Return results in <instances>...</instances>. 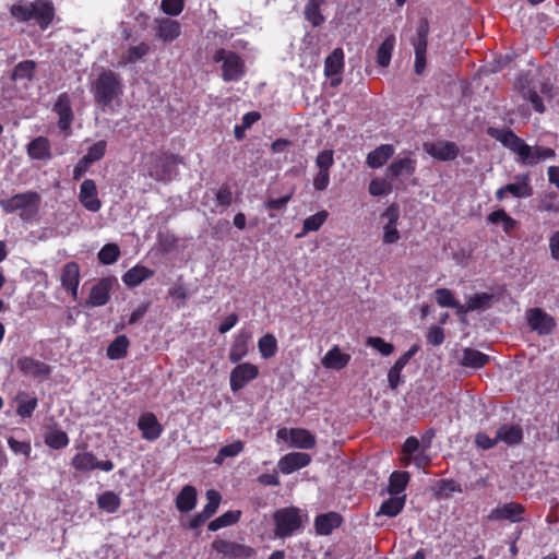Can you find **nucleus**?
Segmentation results:
<instances>
[{
  "label": "nucleus",
  "instance_id": "nucleus-1",
  "mask_svg": "<svg viewBox=\"0 0 559 559\" xmlns=\"http://www.w3.org/2000/svg\"><path fill=\"white\" fill-rule=\"evenodd\" d=\"M11 16L25 23L34 20L40 29H47L53 22L56 10L51 0H21L10 7Z\"/></svg>",
  "mask_w": 559,
  "mask_h": 559
},
{
  "label": "nucleus",
  "instance_id": "nucleus-2",
  "mask_svg": "<svg viewBox=\"0 0 559 559\" xmlns=\"http://www.w3.org/2000/svg\"><path fill=\"white\" fill-rule=\"evenodd\" d=\"M93 93L94 99L99 106L107 107L111 105L122 94L119 75L111 70L103 71L94 83Z\"/></svg>",
  "mask_w": 559,
  "mask_h": 559
},
{
  "label": "nucleus",
  "instance_id": "nucleus-3",
  "mask_svg": "<svg viewBox=\"0 0 559 559\" xmlns=\"http://www.w3.org/2000/svg\"><path fill=\"white\" fill-rule=\"evenodd\" d=\"M212 60L215 63L222 62L224 82H238L247 72L245 60L236 51L219 48L214 52Z\"/></svg>",
  "mask_w": 559,
  "mask_h": 559
},
{
  "label": "nucleus",
  "instance_id": "nucleus-4",
  "mask_svg": "<svg viewBox=\"0 0 559 559\" xmlns=\"http://www.w3.org/2000/svg\"><path fill=\"white\" fill-rule=\"evenodd\" d=\"M40 204V195L35 191H26L16 193L9 199L0 200L1 209L8 213H15L23 211L20 216L25 219L28 218V213L35 215Z\"/></svg>",
  "mask_w": 559,
  "mask_h": 559
},
{
  "label": "nucleus",
  "instance_id": "nucleus-5",
  "mask_svg": "<svg viewBox=\"0 0 559 559\" xmlns=\"http://www.w3.org/2000/svg\"><path fill=\"white\" fill-rule=\"evenodd\" d=\"M274 534L278 538L292 536L302 526L300 511L296 507H286L278 509L273 514Z\"/></svg>",
  "mask_w": 559,
  "mask_h": 559
},
{
  "label": "nucleus",
  "instance_id": "nucleus-6",
  "mask_svg": "<svg viewBox=\"0 0 559 559\" xmlns=\"http://www.w3.org/2000/svg\"><path fill=\"white\" fill-rule=\"evenodd\" d=\"M487 134L515 153L519 156V159L521 156L527 157L530 145L526 144L523 139L518 136L511 129L489 127L487 129Z\"/></svg>",
  "mask_w": 559,
  "mask_h": 559
},
{
  "label": "nucleus",
  "instance_id": "nucleus-7",
  "mask_svg": "<svg viewBox=\"0 0 559 559\" xmlns=\"http://www.w3.org/2000/svg\"><path fill=\"white\" fill-rule=\"evenodd\" d=\"M71 466L74 471L80 473H88L94 469H100L103 472H111L115 468V464L111 460L99 461L93 452L84 451L78 452L71 459Z\"/></svg>",
  "mask_w": 559,
  "mask_h": 559
},
{
  "label": "nucleus",
  "instance_id": "nucleus-8",
  "mask_svg": "<svg viewBox=\"0 0 559 559\" xmlns=\"http://www.w3.org/2000/svg\"><path fill=\"white\" fill-rule=\"evenodd\" d=\"M277 437L289 442V445L297 449L310 450L317 444L314 435L305 428H282Z\"/></svg>",
  "mask_w": 559,
  "mask_h": 559
},
{
  "label": "nucleus",
  "instance_id": "nucleus-9",
  "mask_svg": "<svg viewBox=\"0 0 559 559\" xmlns=\"http://www.w3.org/2000/svg\"><path fill=\"white\" fill-rule=\"evenodd\" d=\"M212 549L227 559L249 558L254 554L250 546L221 538L212 543Z\"/></svg>",
  "mask_w": 559,
  "mask_h": 559
},
{
  "label": "nucleus",
  "instance_id": "nucleus-10",
  "mask_svg": "<svg viewBox=\"0 0 559 559\" xmlns=\"http://www.w3.org/2000/svg\"><path fill=\"white\" fill-rule=\"evenodd\" d=\"M259 376V368L251 362L238 364L230 372L229 386L233 392L243 389Z\"/></svg>",
  "mask_w": 559,
  "mask_h": 559
},
{
  "label": "nucleus",
  "instance_id": "nucleus-11",
  "mask_svg": "<svg viewBox=\"0 0 559 559\" xmlns=\"http://www.w3.org/2000/svg\"><path fill=\"white\" fill-rule=\"evenodd\" d=\"M52 111L58 116V128L69 134L71 124L74 120V114L72 110L71 97L67 92L58 95L53 104Z\"/></svg>",
  "mask_w": 559,
  "mask_h": 559
},
{
  "label": "nucleus",
  "instance_id": "nucleus-12",
  "mask_svg": "<svg viewBox=\"0 0 559 559\" xmlns=\"http://www.w3.org/2000/svg\"><path fill=\"white\" fill-rule=\"evenodd\" d=\"M153 29L156 38L164 44L173 43L181 35V24L170 17L155 19Z\"/></svg>",
  "mask_w": 559,
  "mask_h": 559
},
{
  "label": "nucleus",
  "instance_id": "nucleus-13",
  "mask_svg": "<svg viewBox=\"0 0 559 559\" xmlns=\"http://www.w3.org/2000/svg\"><path fill=\"white\" fill-rule=\"evenodd\" d=\"M79 201L88 212L96 213L102 209L96 182L93 179H84L80 186Z\"/></svg>",
  "mask_w": 559,
  "mask_h": 559
},
{
  "label": "nucleus",
  "instance_id": "nucleus-14",
  "mask_svg": "<svg viewBox=\"0 0 559 559\" xmlns=\"http://www.w3.org/2000/svg\"><path fill=\"white\" fill-rule=\"evenodd\" d=\"M424 150L428 155L441 162L454 160L460 154L459 146L451 141L425 143Z\"/></svg>",
  "mask_w": 559,
  "mask_h": 559
},
{
  "label": "nucleus",
  "instance_id": "nucleus-15",
  "mask_svg": "<svg viewBox=\"0 0 559 559\" xmlns=\"http://www.w3.org/2000/svg\"><path fill=\"white\" fill-rule=\"evenodd\" d=\"M344 51L342 48H335L324 61V75L331 78V85H340L342 79L341 73L344 70Z\"/></svg>",
  "mask_w": 559,
  "mask_h": 559
},
{
  "label": "nucleus",
  "instance_id": "nucleus-16",
  "mask_svg": "<svg viewBox=\"0 0 559 559\" xmlns=\"http://www.w3.org/2000/svg\"><path fill=\"white\" fill-rule=\"evenodd\" d=\"M112 278H100L97 283H95L92 286L88 298L86 299V305L90 307L105 306L110 299V292L112 289Z\"/></svg>",
  "mask_w": 559,
  "mask_h": 559
},
{
  "label": "nucleus",
  "instance_id": "nucleus-17",
  "mask_svg": "<svg viewBox=\"0 0 559 559\" xmlns=\"http://www.w3.org/2000/svg\"><path fill=\"white\" fill-rule=\"evenodd\" d=\"M138 428L142 433V438L146 441L157 440L164 431L163 425L158 421L156 415L151 412L144 413L139 417Z\"/></svg>",
  "mask_w": 559,
  "mask_h": 559
},
{
  "label": "nucleus",
  "instance_id": "nucleus-18",
  "mask_svg": "<svg viewBox=\"0 0 559 559\" xmlns=\"http://www.w3.org/2000/svg\"><path fill=\"white\" fill-rule=\"evenodd\" d=\"M61 285L71 297L78 299V289L80 284V266L71 261L63 265L60 276Z\"/></svg>",
  "mask_w": 559,
  "mask_h": 559
},
{
  "label": "nucleus",
  "instance_id": "nucleus-19",
  "mask_svg": "<svg viewBox=\"0 0 559 559\" xmlns=\"http://www.w3.org/2000/svg\"><path fill=\"white\" fill-rule=\"evenodd\" d=\"M16 367L25 376H31L35 379L45 378L51 373V367L49 365L28 356L19 358Z\"/></svg>",
  "mask_w": 559,
  "mask_h": 559
},
{
  "label": "nucleus",
  "instance_id": "nucleus-20",
  "mask_svg": "<svg viewBox=\"0 0 559 559\" xmlns=\"http://www.w3.org/2000/svg\"><path fill=\"white\" fill-rule=\"evenodd\" d=\"M525 512V508L523 504L518 502H509L503 504L502 507H497L492 509L488 515V520L491 521H502L509 520L513 523L521 522L523 520V514Z\"/></svg>",
  "mask_w": 559,
  "mask_h": 559
},
{
  "label": "nucleus",
  "instance_id": "nucleus-21",
  "mask_svg": "<svg viewBox=\"0 0 559 559\" xmlns=\"http://www.w3.org/2000/svg\"><path fill=\"white\" fill-rule=\"evenodd\" d=\"M527 322L538 334H549L556 326L554 318L540 308H532L527 311Z\"/></svg>",
  "mask_w": 559,
  "mask_h": 559
},
{
  "label": "nucleus",
  "instance_id": "nucleus-22",
  "mask_svg": "<svg viewBox=\"0 0 559 559\" xmlns=\"http://www.w3.org/2000/svg\"><path fill=\"white\" fill-rule=\"evenodd\" d=\"M311 456L305 452H290L285 454L278 461L280 471L285 474H292L297 469L306 467L310 464Z\"/></svg>",
  "mask_w": 559,
  "mask_h": 559
},
{
  "label": "nucleus",
  "instance_id": "nucleus-23",
  "mask_svg": "<svg viewBox=\"0 0 559 559\" xmlns=\"http://www.w3.org/2000/svg\"><path fill=\"white\" fill-rule=\"evenodd\" d=\"M343 524V516L334 511L318 514L314 519V528L318 535L328 536Z\"/></svg>",
  "mask_w": 559,
  "mask_h": 559
},
{
  "label": "nucleus",
  "instance_id": "nucleus-24",
  "mask_svg": "<svg viewBox=\"0 0 559 559\" xmlns=\"http://www.w3.org/2000/svg\"><path fill=\"white\" fill-rule=\"evenodd\" d=\"M416 159L411 156L402 157L393 163L386 168L385 176L390 179H396L401 176H412L416 171Z\"/></svg>",
  "mask_w": 559,
  "mask_h": 559
},
{
  "label": "nucleus",
  "instance_id": "nucleus-25",
  "mask_svg": "<svg viewBox=\"0 0 559 559\" xmlns=\"http://www.w3.org/2000/svg\"><path fill=\"white\" fill-rule=\"evenodd\" d=\"M28 156L36 160H47L51 158L50 141L46 136H37L33 139L26 146Z\"/></svg>",
  "mask_w": 559,
  "mask_h": 559
},
{
  "label": "nucleus",
  "instance_id": "nucleus-26",
  "mask_svg": "<svg viewBox=\"0 0 559 559\" xmlns=\"http://www.w3.org/2000/svg\"><path fill=\"white\" fill-rule=\"evenodd\" d=\"M394 152L392 144H381L367 155L366 164L370 168H380L394 155Z\"/></svg>",
  "mask_w": 559,
  "mask_h": 559
},
{
  "label": "nucleus",
  "instance_id": "nucleus-27",
  "mask_svg": "<svg viewBox=\"0 0 559 559\" xmlns=\"http://www.w3.org/2000/svg\"><path fill=\"white\" fill-rule=\"evenodd\" d=\"M250 338V333L243 330L235 336L228 355L230 362L237 364L248 354V343Z\"/></svg>",
  "mask_w": 559,
  "mask_h": 559
},
{
  "label": "nucleus",
  "instance_id": "nucleus-28",
  "mask_svg": "<svg viewBox=\"0 0 559 559\" xmlns=\"http://www.w3.org/2000/svg\"><path fill=\"white\" fill-rule=\"evenodd\" d=\"M198 500V492L195 487L186 485L182 487L176 498V508L181 513L190 512L194 509Z\"/></svg>",
  "mask_w": 559,
  "mask_h": 559
},
{
  "label": "nucleus",
  "instance_id": "nucleus-29",
  "mask_svg": "<svg viewBox=\"0 0 559 559\" xmlns=\"http://www.w3.org/2000/svg\"><path fill=\"white\" fill-rule=\"evenodd\" d=\"M515 183H508L504 190L512 194L514 198H530L533 195V188L530 183L531 178L528 174H520L515 176Z\"/></svg>",
  "mask_w": 559,
  "mask_h": 559
},
{
  "label": "nucleus",
  "instance_id": "nucleus-30",
  "mask_svg": "<svg viewBox=\"0 0 559 559\" xmlns=\"http://www.w3.org/2000/svg\"><path fill=\"white\" fill-rule=\"evenodd\" d=\"M153 275H154L153 270H151L144 265L136 264L135 266L131 267L122 275V282L128 287H136L142 282L151 278Z\"/></svg>",
  "mask_w": 559,
  "mask_h": 559
},
{
  "label": "nucleus",
  "instance_id": "nucleus-31",
  "mask_svg": "<svg viewBox=\"0 0 559 559\" xmlns=\"http://www.w3.org/2000/svg\"><path fill=\"white\" fill-rule=\"evenodd\" d=\"M325 3V0H307L304 8V15L313 27H320L325 22V17L321 11Z\"/></svg>",
  "mask_w": 559,
  "mask_h": 559
},
{
  "label": "nucleus",
  "instance_id": "nucleus-32",
  "mask_svg": "<svg viewBox=\"0 0 559 559\" xmlns=\"http://www.w3.org/2000/svg\"><path fill=\"white\" fill-rule=\"evenodd\" d=\"M349 360L350 356L342 353L340 347L335 345L324 355L322 365L328 369L341 370L348 365Z\"/></svg>",
  "mask_w": 559,
  "mask_h": 559
},
{
  "label": "nucleus",
  "instance_id": "nucleus-33",
  "mask_svg": "<svg viewBox=\"0 0 559 559\" xmlns=\"http://www.w3.org/2000/svg\"><path fill=\"white\" fill-rule=\"evenodd\" d=\"M497 441L508 445H515L523 440V430L519 425H501L496 433Z\"/></svg>",
  "mask_w": 559,
  "mask_h": 559
},
{
  "label": "nucleus",
  "instance_id": "nucleus-34",
  "mask_svg": "<svg viewBox=\"0 0 559 559\" xmlns=\"http://www.w3.org/2000/svg\"><path fill=\"white\" fill-rule=\"evenodd\" d=\"M15 401L17 402L16 414L22 418L32 417L38 405L37 397L31 396L26 391L17 392Z\"/></svg>",
  "mask_w": 559,
  "mask_h": 559
},
{
  "label": "nucleus",
  "instance_id": "nucleus-35",
  "mask_svg": "<svg viewBox=\"0 0 559 559\" xmlns=\"http://www.w3.org/2000/svg\"><path fill=\"white\" fill-rule=\"evenodd\" d=\"M490 361V357L474 348H465L461 358V365L467 368L479 369Z\"/></svg>",
  "mask_w": 559,
  "mask_h": 559
},
{
  "label": "nucleus",
  "instance_id": "nucleus-36",
  "mask_svg": "<svg viewBox=\"0 0 559 559\" xmlns=\"http://www.w3.org/2000/svg\"><path fill=\"white\" fill-rule=\"evenodd\" d=\"M37 63L34 60L27 59L20 61L15 64L11 73V80L17 81H33L35 78Z\"/></svg>",
  "mask_w": 559,
  "mask_h": 559
},
{
  "label": "nucleus",
  "instance_id": "nucleus-37",
  "mask_svg": "<svg viewBox=\"0 0 559 559\" xmlns=\"http://www.w3.org/2000/svg\"><path fill=\"white\" fill-rule=\"evenodd\" d=\"M130 346V341L127 335H118L110 344L107 346L106 355L111 360H119L128 355V349Z\"/></svg>",
  "mask_w": 559,
  "mask_h": 559
},
{
  "label": "nucleus",
  "instance_id": "nucleus-38",
  "mask_svg": "<svg viewBox=\"0 0 559 559\" xmlns=\"http://www.w3.org/2000/svg\"><path fill=\"white\" fill-rule=\"evenodd\" d=\"M487 222L493 225L501 224L506 234L512 233L518 227V221L510 216L503 209H498L489 213Z\"/></svg>",
  "mask_w": 559,
  "mask_h": 559
},
{
  "label": "nucleus",
  "instance_id": "nucleus-39",
  "mask_svg": "<svg viewBox=\"0 0 559 559\" xmlns=\"http://www.w3.org/2000/svg\"><path fill=\"white\" fill-rule=\"evenodd\" d=\"M411 479V475L405 471H394L389 477L388 491L392 496L403 492Z\"/></svg>",
  "mask_w": 559,
  "mask_h": 559
},
{
  "label": "nucleus",
  "instance_id": "nucleus-40",
  "mask_svg": "<svg viewBox=\"0 0 559 559\" xmlns=\"http://www.w3.org/2000/svg\"><path fill=\"white\" fill-rule=\"evenodd\" d=\"M556 156V153L550 147H543V146H530V152L527 154V157L521 156L520 163L533 166L536 165L539 160L554 158Z\"/></svg>",
  "mask_w": 559,
  "mask_h": 559
},
{
  "label": "nucleus",
  "instance_id": "nucleus-41",
  "mask_svg": "<svg viewBox=\"0 0 559 559\" xmlns=\"http://www.w3.org/2000/svg\"><path fill=\"white\" fill-rule=\"evenodd\" d=\"M242 512L240 510H230L218 518L211 521L207 525L209 531L216 532L223 527L230 526L233 524H236L240 518Z\"/></svg>",
  "mask_w": 559,
  "mask_h": 559
},
{
  "label": "nucleus",
  "instance_id": "nucleus-42",
  "mask_svg": "<svg viewBox=\"0 0 559 559\" xmlns=\"http://www.w3.org/2000/svg\"><path fill=\"white\" fill-rule=\"evenodd\" d=\"M429 35V23L427 19H421L417 25L416 37L412 40L415 52L427 53Z\"/></svg>",
  "mask_w": 559,
  "mask_h": 559
},
{
  "label": "nucleus",
  "instance_id": "nucleus-43",
  "mask_svg": "<svg viewBox=\"0 0 559 559\" xmlns=\"http://www.w3.org/2000/svg\"><path fill=\"white\" fill-rule=\"evenodd\" d=\"M329 213L325 210H321L313 215L308 216L302 224L301 233L298 237H302L311 231H318L321 226L326 222Z\"/></svg>",
  "mask_w": 559,
  "mask_h": 559
},
{
  "label": "nucleus",
  "instance_id": "nucleus-44",
  "mask_svg": "<svg viewBox=\"0 0 559 559\" xmlns=\"http://www.w3.org/2000/svg\"><path fill=\"white\" fill-rule=\"evenodd\" d=\"M395 46V36L389 35L377 50V63L379 67L386 68L392 58V51Z\"/></svg>",
  "mask_w": 559,
  "mask_h": 559
},
{
  "label": "nucleus",
  "instance_id": "nucleus-45",
  "mask_svg": "<svg viewBox=\"0 0 559 559\" xmlns=\"http://www.w3.org/2000/svg\"><path fill=\"white\" fill-rule=\"evenodd\" d=\"M97 504L99 509L108 513H115L121 506V499L116 492L107 490L97 497Z\"/></svg>",
  "mask_w": 559,
  "mask_h": 559
},
{
  "label": "nucleus",
  "instance_id": "nucleus-46",
  "mask_svg": "<svg viewBox=\"0 0 559 559\" xmlns=\"http://www.w3.org/2000/svg\"><path fill=\"white\" fill-rule=\"evenodd\" d=\"M258 348L264 359L274 357L278 350L277 340L272 333H266L258 341Z\"/></svg>",
  "mask_w": 559,
  "mask_h": 559
},
{
  "label": "nucleus",
  "instance_id": "nucleus-47",
  "mask_svg": "<svg viewBox=\"0 0 559 559\" xmlns=\"http://www.w3.org/2000/svg\"><path fill=\"white\" fill-rule=\"evenodd\" d=\"M70 440L66 431L52 429L45 436V444L52 450H61L68 447Z\"/></svg>",
  "mask_w": 559,
  "mask_h": 559
},
{
  "label": "nucleus",
  "instance_id": "nucleus-48",
  "mask_svg": "<svg viewBox=\"0 0 559 559\" xmlns=\"http://www.w3.org/2000/svg\"><path fill=\"white\" fill-rule=\"evenodd\" d=\"M405 506V497H391L382 502L379 514L394 518L400 514Z\"/></svg>",
  "mask_w": 559,
  "mask_h": 559
},
{
  "label": "nucleus",
  "instance_id": "nucleus-49",
  "mask_svg": "<svg viewBox=\"0 0 559 559\" xmlns=\"http://www.w3.org/2000/svg\"><path fill=\"white\" fill-rule=\"evenodd\" d=\"M245 449V443L241 440L234 441L233 443L222 447L214 459V463L222 465L225 459L237 456Z\"/></svg>",
  "mask_w": 559,
  "mask_h": 559
},
{
  "label": "nucleus",
  "instance_id": "nucleus-50",
  "mask_svg": "<svg viewBox=\"0 0 559 559\" xmlns=\"http://www.w3.org/2000/svg\"><path fill=\"white\" fill-rule=\"evenodd\" d=\"M98 260L104 265L115 263L120 257V248L116 243H106L97 254Z\"/></svg>",
  "mask_w": 559,
  "mask_h": 559
},
{
  "label": "nucleus",
  "instance_id": "nucleus-51",
  "mask_svg": "<svg viewBox=\"0 0 559 559\" xmlns=\"http://www.w3.org/2000/svg\"><path fill=\"white\" fill-rule=\"evenodd\" d=\"M107 151V142L105 140H99L88 147L86 154L83 156L84 162H88L94 164L95 162L100 160Z\"/></svg>",
  "mask_w": 559,
  "mask_h": 559
},
{
  "label": "nucleus",
  "instance_id": "nucleus-52",
  "mask_svg": "<svg viewBox=\"0 0 559 559\" xmlns=\"http://www.w3.org/2000/svg\"><path fill=\"white\" fill-rule=\"evenodd\" d=\"M206 499L207 503L204 506L203 510L201 511L204 515H206L209 519H211L217 511L222 496L221 493L215 489H210L206 491Z\"/></svg>",
  "mask_w": 559,
  "mask_h": 559
},
{
  "label": "nucleus",
  "instance_id": "nucleus-53",
  "mask_svg": "<svg viewBox=\"0 0 559 559\" xmlns=\"http://www.w3.org/2000/svg\"><path fill=\"white\" fill-rule=\"evenodd\" d=\"M491 300H492L491 294H488V293L475 294V295L471 296L467 300L468 309L472 311L487 309L490 307Z\"/></svg>",
  "mask_w": 559,
  "mask_h": 559
},
{
  "label": "nucleus",
  "instance_id": "nucleus-54",
  "mask_svg": "<svg viewBox=\"0 0 559 559\" xmlns=\"http://www.w3.org/2000/svg\"><path fill=\"white\" fill-rule=\"evenodd\" d=\"M150 52V46L142 41L136 46H132L128 49L127 53L123 56V59L127 63H134L138 60L142 59Z\"/></svg>",
  "mask_w": 559,
  "mask_h": 559
},
{
  "label": "nucleus",
  "instance_id": "nucleus-55",
  "mask_svg": "<svg viewBox=\"0 0 559 559\" xmlns=\"http://www.w3.org/2000/svg\"><path fill=\"white\" fill-rule=\"evenodd\" d=\"M435 298L437 304L441 307L452 308L459 306V300L454 297L453 293L448 288L436 289Z\"/></svg>",
  "mask_w": 559,
  "mask_h": 559
},
{
  "label": "nucleus",
  "instance_id": "nucleus-56",
  "mask_svg": "<svg viewBox=\"0 0 559 559\" xmlns=\"http://www.w3.org/2000/svg\"><path fill=\"white\" fill-rule=\"evenodd\" d=\"M461 485L454 479H441L438 484V492L443 498H450L454 492H462Z\"/></svg>",
  "mask_w": 559,
  "mask_h": 559
},
{
  "label": "nucleus",
  "instance_id": "nucleus-57",
  "mask_svg": "<svg viewBox=\"0 0 559 559\" xmlns=\"http://www.w3.org/2000/svg\"><path fill=\"white\" fill-rule=\"evenodd\" d=\"M367 345L374 348L383 356H389L394 350L393 344L385 342L382 337L379 336L368 337Z\"/></svg>",
  "mask_w": 559,
  "mask_h": 559
},
{
  "label": "nucleus",
  "instance_id": "nucleus-58",
  "mask_svg": "<svg viewBox=\"0 0 559 559\" xmlns=\"http://www.w3.org/2000/svg\"><path fill=\"white\" fill-rule=\"evenodd\" d=\"M185 9V0H162L160 10L169 16H178Z\"/></svg>",
  "mask_w": 559,
  "mask_h": 559
},
{
  "label": "nucleus",
  "instance_id": "nucleus-59",
  "mask_svg": "<svg viewBox=\"0 0 559 559\" xmlns=\"http://www.w3.org/2000/svg\"><path fill=\"white\" fill-rule=\"evenodd\" d=\"M391 190V185L384 179L374 178L369 183V193L373 197L386 195Z\"/></svg>",
  "mask_w": 559,
  "mask_h": 559
},
{
  "label": "nucleus",
  "instance_id": "nucleus-60",
  "mask_svg": "<svg viewBox=\"0 0 559 559\" xmlns=\"http://www.w3.org/2000/svg\"><path fill=\"white\" fill-rule=\"evenodd\" d=\"M522 94H523L524 99L528 100L532 104L533 109L536 112H538V114L545 112L546 108H545L544 102H543L542 97L539 96V94L537 93V91H535L534 88H527L526 91L523 90Z\"/></svg>",
  "mask_w": 559,
  "mask_h": 559
},
{
  "label": "nucleus",
  "instance_id": "nucleus-61",
  "mask_svg": "<svg viewBox=\"0 0 559 559\" xmlns=\"http://www.w3.org/2000/svg\"><path fill=\"white\" fill-rule=\"evenodd\" d=\"M215 197L218 206L228 207L233 203V191L227 183L221 186Z\"/></svg>",
  "mask_w": 559,
  "mask_h": 559
},
{
  "label": "nucleus",
  "instance_id": "nucleus-62",
  "mask_svg": "<svg viewBox=\"0 0 559 559\" xmlns=\"http://www.w3.org/2000/svg\"><path fill=\"white\" fill-rule=\"evenodd\" d=\"M333 154L334 153L332 150H324L318 154L316 158V165L318 166L319 170L330 171V168L334 164Z\"/></svg>",
  "mask_w": 559,
  "mask_h": 559
},
{
  "label": "nucleus",
  "instance_id": "nucleus-63",
  "mask_svg": "<svg viewBox=\"0 0 559 559\" xmlns=\"http://www.w3.org/2000/svg\"><path fill=\"white\" fill-rule=\"evenodd\" d=\"M400 231L397 230V224H385L383 226V243L392 245L400 240Z\"/></svg>",
  "mask_w": 559,
  "mask_h": 559
},
{
  "label": "nucleus",
  "instance_id": "nucleus-64",
  "mask_svg": "<svg viewBox=\"0 0 559 559\" xmlns=\"http://www.w3.org/2000/svg\"><path fill=\"white\" fill-rule=\"evenodd\" d=\"M445 335L444 330L438 325L429 328L427 333V341L433 346H439L444 342Z\"/></svg>",
  "mask_w": 559,
  "mask_h": 559
}]
</instances>
